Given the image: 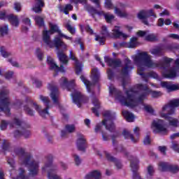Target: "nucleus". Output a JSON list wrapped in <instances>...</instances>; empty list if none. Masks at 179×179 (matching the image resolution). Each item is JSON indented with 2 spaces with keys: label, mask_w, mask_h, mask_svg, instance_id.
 I'll return each mask as SVG.
<instances>
[{
  "label": "nucleus",
  "mask_w": 179,
  "mask_h": 179,
  "mask_svg": "<svg viewBox=\"0 0 179 179\" xmlns=\"http://www.w3.org/2000/svg\"><path fill=\"white\" fill-rule=\"evenodd\" d=\"M137 89L145 92V94L139 96L138 92L129 90L125 92L124 96H122L121 92L117 90L113 85L109 87V93L111 96L114 95L116 101L120 103L122 106H126L127 107H131V108L138 106L141 108H143L147 113L153 114V113H155L153 108L149 105L143 103V99L147 94H151L152 97H159L161 94L160 92L150 91L148 86L141 84L137 85Z\"/></svg>",
  "instance_id": "1"
},
{
  "label": "nucleus",
  "mask_w": 179,
  "mask_h": 179,
  "mask_svg": "<svg viewBox=\"0 0 179 179\" xmlns=\"http://www.w3.org/2000/svg\"><path fill=\"white\" fill-rule=\"evenodd\" d=\"M179 106V99H173L167 104L162 106L159 111V117L166 120L171 127H178V120L171 117L170 115L176 114V107Z\"/></svg>",
  "instance_id": "2"
},
{
  "label": "nucleus",
  "mask_w": 179,
  "mask_h": 179,
  "mask_svg": "<svg viewBox=\"0 0 179 179\" xmlns=\"http://www.w3.org/2000/svg\"><path fill=\"white\" fill-rule=\"evenodd\" d=\"M134 61L137 65L138 74L142 78H145V74L143 73L145 69H147V68H156L159 66L157 64L152 62L150 55H148L146 52L138 53L134 57Z\"/></svg>",
  "instance_id": "3"
},
{
  "label": "nucleus",
  "mask_w": 179,
  "mask_h": 179,
  "mask_svg": "<svg viewBox=\"0 0 179 179\" xmlns=\"http://www.w3.org/2000/svg\"><path fill=\"white\" fill-rule=\"evenodd\" d=\"M103 121L102 123L96 124L95 127V132H99L101 129V127L104 125L108 131L113 132L115 129V125L113 123V121L115 120V113H111L108 110H106L103 113Z\"/></svg>",
  "instance_id": "4"
},
{
  "label": "nucleus",
  "mask_w": 179,
  "mask_h": 179,
  "mask_svg": "<svg viewBox=\"0 0 179 179\" xmlns=\"http://www.w3.org/2000/svg\"><path fill=\"white\" fill-rule=\"evenodd\" d=\"M43 43H45V44L47 45V47H49V48H54V47H55L57 52L60 51L59 47L62 48L63 51L68 50V45L64 43L59 36L55 37L53 41H51L50 36L47 34V32L44 33Z\"/></svg>",
  "instance_id": "5"
},
{
  "label": "nucleus",
  "mask_w": 179,
  "mask_h": 179,
  "mask_svg": "<svg viewBox=\"0 0 179 179\" xmlns=\"http://www.w3.org/2000/svg\"><path fill=\"white\" fill-rule=\"evenodd\" d=\"M10 125L13 128L17 129V130H16L14 133L15 138H19V136H22V135L25 138H29L31 135L30 130L27 129V128H29L30 126H27L19 119L14 120V122Z\"/></svg>",
  "instance_id": "6"
},
{
  "label": "nucleus",
  "mask_w": 179,
  "mask_h": 179,
  "mask_svg": "<svg viewBox=\"0 0 179 179\" xmlns=\"http://www.w3.org/2000/svg\"><path fill=\"white\" fill-rule=\"evenodd\" d=\"M151 129L154 134H161L162 135H167L169 134V129L164 124V120L160 119H157L152 122Z\"/></svg>",
  "instance_id": "7"
},
{
  "label": "nucleus",
  "mask_w": 179,
  "mask_h": 179,
  "mask_svg": "<svg viewBox=\"0 0 179 179\" xmlns=\"http://www.w3.org/2000/svg\"><path fill=\"white\" fill-rule=\"evenodd\" d=\"M77 2H80V3L85 5L86 10L91 13V15H99V16H103V15L106 22H111L113 19H114V15L110 13L104 14V12L98 11L97 10L94 9V8L86 4V0H77Z\"/></svg>",
  "instance_id": "8"
},
{
  "label": "nucleus",
  "mask_w": 179,
  "mask_h": 179,
  "mask_svg": "<svg viewBox=\"0 0 179 179\" xmlns=\"http://www.w3.org/2000/svg\"><path fill=\"white\" fill-rule=\"evenodd\" d=\"M9 91L4 90L0 92V113H4L5 114H9V99L8 98Z\"/></svg>",
  "instance_id": "9"
},
{
  "label": "nucleus",
  "mask_w": 179,
  "mask_h": 179,
  "mask_svg": "<svg viewBox=\"0 0 179 179\" xmlns=\"http://www.w3.org/2000/svg\"><path fill=\"white\" fill-rule=\"evenodd\" d=\"M49 26H50V31H43V41H44V33H47L49 38H50V36H51V34H54V33H58L59 37H60V38L63 37L64 38H66V40H72L71 37H69V36L64 34V33H62L61 29H59V27H58V25H57L56 24L50 22L49 24Z\"/></svg>",
  "instance_id": "10"
},
{
  "label": "nucleus",
  "mask_w": 179,
  "mask_h": 179,
  "mask_svg": "<svg viewBox=\"0 0 179 179\" xmlns=\"http://www.w3.org/2000/svg\"><path fill=\"white\" fill-rule=\"evenodd\" d=\"M40 100H41V101H43V103L47 106V108L45 110H41V107H40V106H38L37 103H34L32 106L33 108L36 110L41 117H47V115H50V113H48V104L50 103V99L47 96L41 95Z\"/></svg>",
  "instance_id": "11"
},
{
  "label": "nucleus",
  "mask_w": 179,
  "mask_h": 179,
  "mask_svg": "<svg viewBox=\"0 0 179 179\" xmlns=\"http://www.w3.org/2000/svg\"><path fill=\"white\" fill-rule=\"evenodd\" d=\"M23 164L28 167L29 176H36L37 173H38V162L31 160V158L26 159Z\"/></svg>",
  "instance_id": "12"
},
{
  "label": "nucleus",
  "mask_w": 179,
  "mask_h": 179,
  "mask_svg": "<svg viewBox=\"0 0 179 179\" xmlns=\"http://www.w3.org/2000/svg\"><path fill=\"white\" fill-rule=\"evenodd\" d=\"M48 88L50 90V97L57 107H60L59 97L58 96V90L54 83L49 84Z\"/></svg>",
  "instance_id": "13"
},
{
  "label": "nucleus",
  "mask_w": 179,
  "mask_h": 179,
  "mask_svg": "<svg viewBox=\"0 0 179 179\" xmlns=\"http://www.w3.org/2000/svg\"><path fill=\"white\" fill-rule=\"evenodd\" d=\"M159 169L161 171H170L171 173H178L179 166L177 165H172L167 162H159Z\"/></svg>",
  "instance_id": "14"
},
{
  "label": "nucleus",
  "mask_w": 179,
  "mask_h": 179,
  "mask_svg": "<svg viewBox=\"0 0 179 179\" xmlns=\"http://www.w3.org/2000/svg\"><path fill=\"white\" fill-rule=\"evenodd\" d=\"M134 134L136 136V139L134 138V136L131 134V133L129 131L124 130L122 133V135L124 136L125 139H131V142H138V140L139 139V132H141V129L138 127H135L134 129Z\"/></svg>",
  "instance_id": "15"
},
{
  "label": "nucleus",
  "mask_w": 179,
  "mask_h": 179,
  "mask_svg": "<svg viewBox=\"0 0 179 179\" xmlns=\"http://www.w3.org/2000/svg\"><path fill=\"white\" fill-rule=\"evenodd\" d=\"M45 170H49L48 173V177L49 179H62L61 177L57 176V168L55 166H51V165H46L43 168V171H45Z\"/></svg>",
  "instance_id": "16"
},
{
  "label": "nucleus",
  "mask_w": 179,
  "mask_h": 179,
  "mask_svg": "<svg viewBox=\"0 0 179 179\" xmlns=\"http://www.w3.org/2000/svg\"><path fill=\"white\" fill-rule=\"evenodd\" d=\"M48 64L49 65L50 69H52L53 71H55L56 72H62L64 73L65 69H64V66H60V67L57 65L55 62H54V59L51 57V56H48L47 58Z\"/></svg>",
  "instance_id": "17"
},
{
  "label": "nucleus",
  "mask_w": 179,
  "mask_h": 179,
  "mask_svg": "<svg viewBox=\"0 0 179 179\" xmlns=\"http://www.w3.org/2000/svg\"><path fill=\"white\" fill-rule=\"evenodd\" d=\"M101 35H96L95 40L96 41H99V44H104V41H106V37L110 36L108 34V31L107 30V27L106 26H103L101 31Z\"/></svg>",
  "instance_id": "18"
},
{
  "label": "nucleus",
  "mask_w": 179,
  "mask_h": 179,
  "mask_svg": "<svg viewBox=\"0 0 179 179\" xmlns=\"http://www.w3.org/2000/svg\"><path fill=\"white\" fill-rule=\"evenodd\" d=\"M71 96L73 103H75L78 107H80L81 103L83 102V95L82 93L78 90H74V92L71 94Z\"/></svg>",
  "instance_id": "19"
},
{
  "label": "nucleus",
  "mask_w": 179,
  "mask_h": 179,
  "mask_svg": "<svg viewBox=\"0 0 179 179\" xmlns=\"http://www.w3.org/2000/svg\"><path fill=\"white\" fill-rule=\"evenodd\" d=\"M69 58L72 61H74V64L76 66V73L77 75H79L82 72V64L79 63V61L75 56V53L72 50H70Z\"/></svg>",
  "instance_id": "20"
},
{
  "label": "nucleus",
  "mask_w": 179,
  "mask_h": 179,
  "mask_svg": "<svg viewBox=\"0 0 179 179\" xmlns=\"http://www.w3.org/2000/svg\"><path fill=\"white\" fill-rule=\"evenodd\" d=\"M59 86L62 87V89H68L69 90V87H73L75 85V80H72L70 82H68V80L65 77H62L59 81Z\"/></svg>",
  "instance_id": "21"
},
{
  "label": "nucleus",
  "mask_w": 179,
  "mask_h": 179,
  "mask_svg": "<svg viewBox=\"0 0 179 179\" xmlns=\"http://www.w3.org/2000/svg\"><path fill=\"white\" fill-rule=\"evenodd\" d=\"M126 6L125 4H120L118 7H115L114 11L115 14L119 17H128V13L124 10Z\"/></svg>",
  "instance_id": "22"
},
{
  "label": "nucleus",
  "mask_w": 179,
  "mask_h": 179,
  "mask_svg": "<svg viewBox=\"0 0 179 179\" xmlns=\"http://www.w3.org/2000/svg\"><path fill=\"white\" fill-rule=\"evenodd\" d=\"M161 86L165 87L168 92H174L176 90H179L178 84H173L171 83L162 82L161 83Z\"/></svg>",
  "instance_id": "23"
},
{
  "label": "nucleus",
  "mask_w": 179,
  "mask_h": 179,
  "mask_svg": "<svg viewBox=\"0 0 179 179\" xmlns=\"http://www.w3.org/2000/svg\"><path fill=\"white\" fill-rule=\"evenodd\" d=\"M120 28L119 26H115L114 29L112 30L113 37H115V38L122 37V38H124V39L128 38L129 36L120 31Z\"/></svg>",
  "instance_id": "24"
},
{
  "label": "nucleus",
  "mask_w": 179,
  "mask_h": 179,
  "mask_svg": "<svg viewBox=\"0 0 179 179\" xmlns=\"http://www.w3.org/2000/svg\"><path fill=\"white\" fill-rule=\"evenodd\" d=\"M137 36H138V37L145 36V40L148 41H155V40H156V35L153 34H148V31H139L137 32Z\"/></svg>",
  "instance_id": "25"
},
{
  "label": "nucleus",
  "mask_w": 179,
  "mask_h": 179,
  "mask_svg": "<svg viewBox=\"0 0 179 179\" xmlns=\"http://www.w3.org/2000/svg\"><path fill=\"white\" fill-rule=\"evenodd\" d=\"M8 22L13 27H18L20 22L19 21V17L17 15H10L7 16Z\"/></svg>",
  "instance_id": "26"
},
{
  "label": "nucleus",
  "mask_w": 179,
  "mask_h": 179,
  "mask_svg": "<svg viewBox=\"0 0 179 179\" xmlns=\"http://www.w3.org/2000/svg\"><path fill=\"white\" fill-rule=\"evenodd\" d=\"M105 62L108 63V65L109 66H113L114 68H116L117 66H120L121 65V60H114L108 57H105Z\"/></svg>",
  "instance_id": "27"
},
{
  "label": "nucleus",
  "mask_w": 179,
  "mask_h": 179,
  "mask_svg": "<svg viewBox=\"0 0 179 179\" xmlns=\"http://www.w3.org/2000/svg\"><path fill=\"white\" fill-rule=\"evenodd\" d=\"M76 131V127L75 124H66L65 127V131H62L61 136H65L66 134H72Z\"/></svg>",
  "instance_id": "28"
},
{
  "label": "nucleus",
  "mask_w": 179,
  "mask_h": 179,
  "mask_svg": "<svg viewBox=\"0 0 179 179\" xmlns=\"http://www.w3.org/2000/svg\"><path fill=\"white\" fill-rule=\"evenodd\" d=\"M80 79L83 83H84V85H85L87 92H88V93L92 92V87L94 86V83H90V81L87 80V79L86 78V77H85V76H81Z\"/></svg>",
  "instance_id": "29"
},
{
  "label": "nucleus",
  "mask_w": 179,
  "mask_h": 179,
  "mask_svg": "<svg viewBox=\"0 0 179 179\" xmlns=\"http://www.w3.org/2000/svg\"><path fill=\"white\" fill-rule=\"evenodd\" d=\"M137 17L144 23V24H149L148 22V15L146 14V10H141L137 14Z\"/></svg>",
  "instance_id": "30"
},
{
  "label": "nucleus",
  "mask_w": 179,
  "mask_h": 179,
  "mask_svg": "<svg viewBox=\"0 0 179 179\" xmlns=\"http://www.w3.org/2000/svg\"><path fill=\"white\" fill-rule=\"evenodd\" d=\"M92 103L94 105V108H92V113L96 115V117H99V109L100 108V101H99V99L96 98H94L92 99Z\"/></svg>",
  "instance_id": "31"
},
{
  "label": "nucleus",
  "mask_w": 179,
  "mask_h": 179,
  "mask_svg": "<svg viewBox=\"0 0 179 179\" xmlns=\"http://www.w3.org/2000/svg\"><path fill=\"white\" fill-rule=\"evenodd\" d=\"M101 177V173L99 171H94L90 172L88 174L85 176V179H99Z\"/></svg>",
  "instance_id": "32"
},
{
  "label": "nucleus",
  "mask_w": 179,
  "mask_h": 179,
  "mask_svg": "<svg viewBox=\"0 0 179 179\" xmlns=\"http://www.w3.org/2000/svg\"><path fill=\"white\" fill-rule=\"evenodd\" d=\"M122 115L128 122H134L135 121V116L128 110H123Z\"/></svg>",
  "instance_id": "33"
},
{
  "label": "nucleus",
  "mask_w": 179,
  "mask_h": 179,
  "mask_svg": "<svg viewBox=\"0 0 179 179\" xmlns=\"http://www.w3.org/2000/svg\"><path fill=\"white\" fill-rule=\"evenodd\" d=\"M36 3L35 6L33 7L32 10L35 12V13H40L41 12V8L44 6V1L43 0H36Z\"/></svg>",
  "instance_id": "34"
},
{
  "label": "nucleus",
  "mask_w": 179,
  "mask_h": 179,
  "mask_svg": "<svg viewBox=\"0 0 179 179\" xmlns=\"http://www.w3.org/2000/svg\"><path fill=\"white\" fill-rule=\"evenodd\" d=\"M105 156H106V159L108 160H109V162H113L115 163L116 167H117V169H121V167H122L121 162L119 161H117L115 159V158H114L113 156H111V155L110 153L105 152Z\"/></svg>",
  "instance_id": "35"
},
{
  "label": "nucleus",
  "mask_w": 179,
  "mask_h": 179,
  "mask_svg": "<svg viewBox=\"0 0 179 179\" xmlns=\"http://www.w3.org/2000/svg\"><path fill=\"white\" fill-rule=\"evenodd\" d=\"M77 148L79 150H85L87 148L86 145V139L84 137H81L77 141Z\"/></svg>",
  "instance_id": "36"
},
{
  "label": "nucleus",
  "mask_w": 179,
  "mask_h": 179,
  "mask_svg": "<svg viewBox=\"0 0 179 179\" xmlns=\"http://www.w3.org/2000/svg\"><path fill=\"white\" fill-rule=\"evenodd\" d=\"M91 78L94 83L99 82L100 79V73L97 69H92L91 71Z\"/></svg>",
  "instance_id": "37"
},
{
  "label": "nucleus",
  "mask_w": 179,
  "mask_h": 179,
  "mask_svg": "<svg viewBox=\"0 0 179 179\" xmlns=\"http://www.w3.org/2000/svg\"><path fill=\"white\" fill-rule=\"evenodd\" d=\"M130 161H131V171L133 172L136 171L139 164V161L138 160V158L132 157L130 159Z\"/></svg>",
  "instance_id": "38"
},
{
  "label": "nucleus",
  "mask_w": 179,
  "mask_h": 179,
  "mask_svg": "<svg viewBox=\"0 0 179 179\" xmlns=\"http://www.w3.org/2000/svg\"><path fill=\"white\" fill-rule=\"evenodd\" d=\"M164 78H168L169 79H173V78H176V76H177V69H172L168 72H164Z\"/></svg>",
  "instance_id": "39"
},
{
  "label": "nucleus",
  "mask_w": 179,
  "mask_h": 179,
  "mask_svg": "<svg viewBox=\"0 0 179 179\" xmlns=\"http://www.w3.org/2000/svg\"><path fill=\"white\" fill-rule=\"evenodd\" d=\"M57 57L62 63L68 64V57L63 52L57 51Z\"/></svg>",
  "instance_id": "40"
},
{
  "label": "nucleus",
  "mask_w": 179,
  "mask_h": 179,
  "mask_svg": "<svg viewBox=\"0 0 179 179\" xmlns=\"http://www.w3.org/2000/svg\"><path fill=\"white\" fill-rule=\"evenodd\" d=\"M153 176H155V169L153 168V166H149L147 168L146 178L152 179Z\"/></svg>",
  "instance_id": "41"
},
{
  "label": "nucleus",
  "mask_w": 179,
  "mask_h": 179,
  "mask_svg": "<svg viewBox=\"0 0 179 179\" xmlns=\"http://www.w3.org/2000/svg\"><path fill=\"white\" fill-rule=\"evenodd\" d=\"M138 46V38L133 37L131 38L130 42L128 44L129 48H135V47Z\"/></svg>",
  "instance_id": "42"
},
{
  "label": "nucleus",
  "mask_w": 179,
  "mask_h": 179,
  "mask_svg": "<svg viewBox=\"0 0 179 179\" xmlns=\"http://www.w3.org/2000/svg\"><path fill=\"white\" fill-rule=\"evenodd\" d=\"M59 9L60 12H64L65 15H68V13L69 12V10H72V9H73V7L71 4H67L63 8H62V6H59Z\"/></svg>",
  "instance_id": "43"
},
{
  "label": "nucleus",
  "mask_w": 179,
  "mask_h": 179,
  "mask_svg": "<svg viewBox=\"0 0 179 179\" xmlns=\"http://www.w3.org/2000/svg\"><path fill=\"white\" fill-rule=\"evenodd\" d=\"M130 65H131V61H129V59H126L125 66L122 69V73H124V75L128 73V71L132 69V67H131Z\"/></svg>",
  "instance_id": "44"
},
{
  "label": "nucleus",
  "mask_w": 179,
  "mask_h": 179,
  "mask_svg": "<svg viewBox=\"0 0 179 179\" xmlns=\"http://www.w3.org/2000/svg\"><path fill=\"white\" fill-rule=\"evenodd\" d=\"M64 27L67 29L68 31H69L71 34H75V27L71 26V22L69 21L64 24Z\"/></svg>",
  "instance_id": "45"
},
{
  "label": "nucleus",
  "mask_w": 179,
  "mask_h": 179,
  "mask_svg": "<svg viewBox=\"0 0 179 179\" xmlns=\"http://www.w3.org/2000/svg\"><path fill=\"white\" fill-rule=\"evenodd\" d=\"M150 52L151 54H152V55H162V54H163V48H154L150 50Z\"/></svg>",
  "instance_id": "46"
},
{
  "label": "nucleus",
  "mask_w": 179,
  "mask_h": 179,
  "mask_svg": "<svg viewBox=\"0 0 179 179\" xmlns=\"http://www.w3.org/2000/svg\"><path fill=\"white\" fill-rule=\"evenodd\" d=\"M36 24L39 27L44 26V20L40 16H36L34 18Z\"/></svg>",
  "instance_id": "47"
},
{
  "label": "nucleus",
  "mask_w": 179,
  "mask_h": 179,
  "mask_svg": "<svg viewBox=\"0 0 179 179\" xmlns=\"http://www.w3.org/2000/svg\"><path fill=\"white\" fill-rule=\"evenodd\" d=\"M7 150H9V143L8 141L4 140L3 141L2 150H0V153L1 152H7Z\"/></svg>",
  "instance_id": "48"
},
{
  "label": "nucleus",
  "mask_w": 179,
  "mask_h": 179,
  "mask_svg": "<svg viewBox=\"0 0 179 179\" xmlns=\"http://www.w3.org/2000/svg\"><path fill=\"white\" fill-rule=\"evenodd\" d=\"M0 52L2 57H3V58H8V57H9V55H10V53L6 52V50H5V48L1 47L0 48Z\"/></svg>",
  "instance_id": "49"
},
{
  "label": "nucleus",
  "mask_w": 179,
  "mask_h": 179,
  "mask_svg": "<svg viewBox=\"0 0 179 179\" xmlns=\"http://www.w3.org/2000/svg\"><path fill=\"white\" fill-rule=\"evenodd\" d=\"M145 11L147 14V17H149L150 16H152L154 19H156V17H157V16L156 15V13H155V11H153V10L150 9Z\"/></svg>",
  "instance_id": "50"
},
{
  "label": "nucleus",
  "mask_w": 179,
  "mask_h": 179,
  "mask_svg": "<svg viewBox=\"0 0 179 179\" xmlns=\"http://www.w3.org/2000/svg\"><path fill=\"white\" fill-rule=\"evenodd\" d=\"M105 8L106 9H113V3L111 2V0H106Z\"/></svg>",
  "instance_id": "51"
},
{
  "label": "nucleus",
  "mask_w": 179,
  "mask_h": 179,
  "mask_svg": "<svg viewBox=\"0 0 179 179\" xmlns=\"http://www.w3.org/2000/svg\"><path fill=\"white\" fill-rule=\"evenodd\" d=\"M14 9L15 10H16V12H20V10H22V5L20 4V3H15Z\"/></svg>",
  "instance_id": "52"
},
{
  "label": "nucleus",
  "mask_w": 179,
  "mask_h": 179,
  "mask_svg": "<svg viewBox=\"0 0 179 179\" xmlns=\"http://www.w3.org/2000/svg\"><path fill=\"white\" fill-rule=\"evenodd\" d=\"M24 110H25L27 114H28V115H34V111L33 110H31L30 108V107L25 106Z\"/></svg>",
  "instance_id": "53"
},
{
  "label": "nucleus",
  "mask_w": 179,
  "mask_h": 179,
  "mask_svg": "<svg viewBox=\"0 0 179 179\" xmlns=\"http://www.w3.org/2000/svg\"><path fill=\"white\" fill-rule=\"evenodd\" d=\"M8 124H9L8 122L2 120L0 124V129H1L2 131L5 130L6 127H8Z\"/></svg>",
  "instance_id": "54"
},
{
  "label": "nucleus",
  "mask_w": 179,
  "mask_h": 179,
  "mask_svg": "<svg viewBox=\"0 0 179 179\" xmlns=\"http://www.w3.org/2000/svg\"><path fill=\"white\" fill-rule=\"evenodd\" d=\"M0 33L1 36H5V34H8V27H3L0 28Z\"/></svg>",
  "instance_id": "55"
},
{
  "label": "nucleus",
  "mask_w": 179,
  "mask_h": 179,
  "mask_svg": "<svg viewBox=\"0 0 179 179\" xmlns=\"http://www.w3.org/2000/svg\"><path fill=\"white\" fill-rule=\"evenodd\" d=\"M73 157H74V162L76 163V164L77 166H79V164L80 163H82V160L80 159V158L79 157V156H78L77 155H73Z\"/></svg>",
  "instance_id": "56"
},
{
  "label": "nucleus",
  "mask_w": 179,
  "mask_h": 179,
  "mask_svg": "<svg viewBox=\"0 0 179 179\" xmlns=\"http://www.w3.org/2000/svg\"><path fill=\"white\" fill-rule=\"evenodd\" d=\"M36 55L38 58V59L41 60L43 59V52H41V50L37 49L36 50Z\"/></svg>",
  "instance_id": "57"
},
{
  "label": "nucleus",
  "mask_w": 179,
  "mask_h": 179,
  "mask_svg": "<svg viewBox=\"0 0 179 179\" xmlns=\"http://www.w3.org/2000/svg\"><path fill=\"white\" fill-rule=\"evenodd\" d=\"M171 148L175 152H178L179 153V145L177 143H173Z\"/></svg>",
  "instance_id": "58"
},
{
  "label": "nucleus",
  "mask_w": 179,
  "mask_h": 179,
  "mask_svg": "<svg viewBox=\"0 0 179 179\" xmlns=\"http://www.w3.org/2000/svg\"><path fill=\"white\" fill-rule=\"evenodd\" d=\"M170 15V11L167 10H164L161 13H159V16L161 17H163L164 16H169Z\"/></svg>",
  "instance_id": "59"
},
{
  "label": "nucleus",
  "mask_w": 179,
  "mask_h": 179,
  "mask_svg": "<svg viewBox=\"0 0 179 179\" xmlns=\"http://www.w3.org/2000/svg\"><path fill=\"white\" fill-rule=\"evenodd\" d=\"M158 149L162 155H166V150H167V148L166 146H159Z\"/></svg>",
  "instance_id": "60"
},
{
  "label": "nucleus",
  "mask_w": 179,
  "mask_h": 179,
  "mask_svg": "<svg viewBox=\"0 0 179 179\" xmlns=\"http://www.w3.org/2000/svg\"><path fill=\"white\" fill-rule=\"evenodd\" d=\"M157 26L159 27H162V26H164V19H163V18H159V20H158V21H157Z\"/></svg>",
  "instance_id": "61"
},
{
  "label": "nucleus",
  "mask_w": 179,
  "mask_h": 179,
  "mask_svg": "<svg viewBox=\"0 0 179 179\" xmlns=\"http://www.w3.org/2000/svg\"><path fill=\"white\" fill-rule=\"evenodd\" d=\"M22 22L23 23H24V24H27V26H30L31 24L30 19H29L28 17L24 18Z\"/></svg>",
  "instance_id": "62"
},
{
  "label": "nucleus",
  "mask_w": 179,
  "mask_h": 179,
  "mask_svg": "<svg viewBox=\"0 0 179 179\" xmlns=\"http://www.w3.org/2000/svg\"><path fill=\"white\" fill-rule=\"evenodd\" d=\"M13 76V72L9 71L6 73V79H10Z\"/></svg>",
  "instance_id": "63"
},
{
  "label": "nucleus",
  "mask_w": 179,
  "mask_h": 179,
  "mask_svg": "<svg viewBox=\"0 0 179 179\" xmlns=\"http://www.w3.org/2000/svg\"><path fill=\"white\" fill-rule=\"evenodd\" d=\"M144 145H149L150 143V138H149V136H147L144 139Z\"/></svg>",
  "instance_id": "64"
}]
</instances>
